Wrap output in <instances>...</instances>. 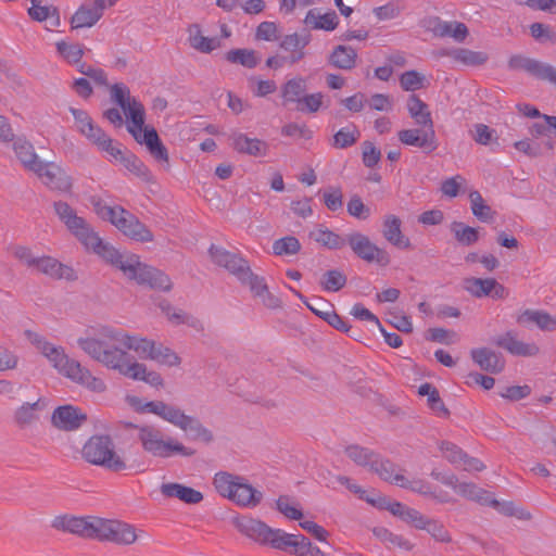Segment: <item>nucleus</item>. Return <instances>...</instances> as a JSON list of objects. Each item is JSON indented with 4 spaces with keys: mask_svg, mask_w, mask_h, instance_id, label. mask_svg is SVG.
Wrapping results in <instances>:
<instances>
[{
    "mask_svg": "<svg viewBox=\"0 0 556 556\" xmlns=\"http://www.w3.org/2000/svg\"><path fill=\"white\" fill-rule=\"evenodd\" d=\"M362 156L365 166L374 167L379 163L381 159V152L377 147L374 146V143L365 141L362 146Z\"/></svg>",
    "mask_w": 556,
    "mask_h": 556,
    "instance_id": "69168bd1",
    "label": "nucleus"
},
{
    "mask_svg": "<svg viewBox=\"0 0 556 556\" xmlns=\"http://www.w3.org/2000/svg\"><path fill=\"white\" fill-rule=\"evenodd\" d=\"M216 492L243 508H254L263 501V492L240 475L228 471L216 472L213 478Z\"/></svg>",
    "mask_w": 556,
    "mask_h": 556,
    "instance_id": "9d476101",
    "label": "nucleus"
},
{
    "mask_svg": "<svg viewBox=\"0 0 556 556\" xmlns=\"http://www.w3.org/2000/svg\"><path fill=\"white\" fill-rule=\"evenodd\" d=\"M472 138L482 146L497 142L496 131L484 124H477L472 130Z\"/></svg>",
    "mask_w": 556,
    "mask_h": 556,
    "instance_id": "bf43d9fd",
    "label": "nucleus"
},
{
    "mask_svg": "<svg viewBox=\"0 0 556 556\" xmlns=\"http://www.w3.org/2000/svg\"><path fill=\"white\" fill-rule=\"evenodd\" d=\"M258 40L273 41L278 38V27L274 22H262L255 33Z\"/></svg>",
    "mask_w": 556,
    "mask_h": 556,
    "instance_id": "774afa93",
    "label": "nucleus"
},
{
    "mask_svg": "<svg viewBox=\"0 0 556 556\" xmlns=\"http://www.w3.org/2000/svg\"><path fill=\"white\" fill-rule=\"evenodd\" d=\"M428 28L439 37H450L456 42H463L468 34V27L460 22L456 21H442L440 18H432L429 21Z\"/></svg>",
    "mask_w": 556,
    "mask_h": 556,
    "instance_id": "c85d7f7f",
    "label": "nucleus"
},
{
    "mask_svg": "<svg viewBox=\"0 0 556 556\" xmlns=\"http://www.w3.org/2000/svg\"><path fill=\"white\" fill-rule=\"evenodd\" d=\"M25 339L41 354L61 376L70 379L92 393H103L106 384L103 379L96 377L78 361L71 358L61 345L49 341L45 336L33 330L24 331Z\"/></svg>",
    "mask_w": 556,
    "mask_h": 556,
    "instance_id": "39448f33",
    "label": "nucleus"
},
{
    "mask_svg": "<svg viewBox=\"0 0 556 556\" xmlns=\"http://www.w3.org/2000/svg\"><path fill=\"white\" fill-rule=\"evenodd\" d=\"M94 213L112 224L125 237L138 242H152L154 236L147 225L121 205H110L102 200L92 202Z\"/></svg>",
    "mask_w": 556,
    "mask_h": 556,
    "instance_id": "6e6552de",
    "label": "nucleus"
},
{
    "mask_svg": "<svg viewBox=\"0 0 556 556\" xmlns=\"http://www.w3.org/2000/svg\"><path fill=\"white\" fill-rule=\"evenodd\" d=\"M451 230L456 240L465 245H470L478 241L479 232L476 228L466 226L463 223L454 222L451 225Z\"/></svg>",
    "mask_w": 556,
    "mask_h": 556,
    "instance_id": "8fccbe9b",
    "label": "nucleus"
},
{
    "mask_svg": "<svg viewBox=\"0 0 556 556\" xmlns=\"http://www.w3.org/2000/svg\"><path fill=\"white\" fill-rule=\"evenodd\" d=\"M425 76L416 71H407L400 77L401 87L405 91H415L424 87Z\"/></svg>",
    "mask_w": 556,
    "mask_h": 556,
    "instance_id": "4d7b16f0",
    "label": "nucleus"
},
{
    "mask_svg": "<svg viewBox=\"0 0 556 556\" xmlns=\"http://www.w3.org/2000/svg\"><path fill=\"white\" fill-rule=\"evenodd\" d=\"M56 10L49 5H42L40 0H31V5L28 9L29 16L37 22L48 20Z\"/></svg>",
    "mask_w": 556,
    "mask_h": 556,
    "instance_id": "e2e57ef3",
    "label": "nucleus"
},
{
    "mask_svg": "<svg viewBox=\"0 0 556 556\" xmlns=\"http://www.w3.org/2000/svg\"><path fill=\"white\" fill-rule=\"evenodd\" d=\"M522 67L535 77L547 80L556 86V68L534 60H525Z\"/></svg>",
    "mask_w": 556,
    "mask_h": 556,
    "instance_id": "a18cd8bd",
    "label": "nucleus"
},
{
    "mask_svg": "<svg viewBox=\"0 0 556 556\" xmlns=\"http://www.w3.org/2000/svg\"><path fill=\"white\" fill-rule=\"evenodd\" d=\"M448 483L452 485L453 490L457 494H459L464 497L475 500L478 502H486L488 501L486 492L479 489L477 485H475L472 483H466V482L454 483L452 480Z\"/></svg>",
    "mask_w": 556,
    "mask_h": 556,
    "instance_id": "3c124183",
    "label": "nucleus"
},
{
    "mask_svg": "<svg viewBox=\"0 0 556 556\" xmlns=\"http://www.w3.org/2000/svg\"><path fill=\"white\" fill-rule=\"evenodd\" d=\"M470 207L472 214L482 222H488L493 218L492 208L484 202L481 193L477 190L469 192Z\"/></svg>",
    "mask_w": 556,
    "mask_h": 556,
    "instance_id": "de8ad7c7",
    "label": "nucleus"
},
{
    "mask_svg": "<svg viewBox=\"0 0 556 556\" xmlns=\"http://www.w3.org/2000/svg\"><path fill=\"white\" fill-rule=\"evenodd\" d=\"M359 138V131L354 126H346L338 130L333 136V146L339 149L354 144Z\"/></svg>",
    "mask_w": 556,
    "mask_h": 556,
    "instance_id": "864d4df0",
    "label": "nucleus"
},
{
    "mask_svg": "<svg viewBox=\"0 0 556 556\" xmlns=\"http://www.w3.org/2000/svg\"><path fill=\"white\" fill-rule=\"evenodd\" d=\"M324 101V96L320 92L303 94L300 102L296 104V109L301 112L315 113L317 112Z\"/></svg>",
    "mask_w": 556,
    "mask_h": 556,
    "instance_id": "13d9d810",
    "label": "nucleus"
},
{
    "mask_svg": "<svg viewBox=\"0 0 556 556\" xmlns=\"http://www.w3.org/2000/svg\"><path fill=\"white\" fill-rule=\"evenodd\" d=\"M9 254L26 265L29 268H33L38 256H35L31 249L22 244H13L8 248Z\"/></svg>",
    "mask_w": 556,
    "mask_h": 556,
    "instance_id": "6e6d98bb",
    "label": "nucleus"
},
{
    "mask_svg": "<svg viewBox=\"0 0 556 556\" xmlns=\"http://www.w3.org/2000/svg\"><path fill=\"white\" fill-rule=\"evenodd\" d=\"M77 344L90 358L106 368L155 389H162L165 386L161 374L149 370L146 364L131 357L129 351L160 366L179 367L181 364V357L169 346L156 343L141 334L112 327H101L94 336L80 337L77 339Z\"/></svg>",
    "mask_w": 556,
    "mask_h": 556,
    "instance_id": "f257e3e1",
    "label": "nucleus"
},
{
    "mask_svg": "<svg viewBox=\"0 0 556 556\" xmlns=\"http://www.w3.org/2000/svg\"><path fill=\"white\" fill-rule=\"evenodd\" d=\"M473 362L483 370L498 372L504 367V362L500 356L486 348L475 349L471 351Z\"/></svg>",
    "mask_w": 556,
    "mask_h": 556,
    "instance_id": "c9c22d12",
    "label": "nucleus"
},
{
    "mask_svg": "<svg viewBox=\"0 0 556 556\" xmlns=\"http://www.w3.org/2000/svg\"><path fill=\"white\" fill-rule=\"evenodd\" d=\"M463 287L470 295L478 299L491 296L503 300L508 296V290L494 278L469 277L464 279Z\"/></svg>",
    "mask_w": 556,
    "mask_h": 556,
    "instance_id": "aec40b11",
    "label": "nucleus"
},
{
    "mask_svg": "<svg viewBox=\"0 0 556 556\" xmlns=\"http://www.w3.org/2000/svg\"><path fill=\"white\" fill-rule=\"evenodd\" d=\"M383 238L395 248L407 250L412 248L408 237L402 231V220L394 214H387L382 220Z\"/></svg>",
    "mask_w": 556,
    "mask_h": 556,
    "instance_id": "bb28decb",
    "label": "nucleus"
},
{
    "mask_svg": "<svg viewBox=\"0 0 556 556\" xmlns=\"http://www.w3.org/2000/svg\"><path fill=\"white\" fill-rule=\"evenodd\" d=\"M346 243L353 253L367 263H375L379 266H388L390 264L389 253L372 242L369 237L361 232H353L348 236Z\"/></svg>",
    "mask_w": 556,
    "mask_h": 556,
    "instance_id": "4468645a",
    "label": "nucleus"
},
{
    "mask_svg": "<svg viewBox=\"0 0 556 556\" xmlns=\"http://www.w3.org/2000/svg\"><path fill=\"white\" fill-rule=\"evenodd\" d=\"M46 409V403L38 400L35 403H25L15 412V421L20 426H29L38 421Z\"/></svg>",
    "mask_w": 556,
    "mask_h": 556,
    "instance_id": "4c0bfd02",
    "label": "nucleus"
},
{
    "mask_svg": "<svg viewBox=\"0 0 556 556\" xmlns=\"http://www.w3.org/2000/svg\"><path fill=\"white\" fill-rule=\"evenodd\" d=\"M277 549L288 551L294 556H325V553L301 534L282 531Z\"/></svg>",
    "mask_w": 556,
    "mask_h": 556,
    "instance_id": "b1692460",
    "label": "nucleus"
},
{
    "mask_svg": "<svg viewBox=\"0 0 556 556\" xmlns=\"http://www.w3.org/2000/svg\"><path fill=\"white\" fill-rule=\"evenodd\" d=\"M495 344L502 348L507 353L520 357H533L540 352V349L534 342H526L518 339L514 331H506L495 339Z\"/></svg>",
    "mask_w": 556,
    "mask_h": 556,
    "instance_id": "393cba45",
    "label": "nucleus"
},
{
    "mask_svg": "<svg viewBox=\"0 0 556 556\" xmlns=\"http://www.w3.org/2000/svg\"><path fill=\"white\" fill-rule=\"evenodd\" d=\"M346 283V277L340 270H328L324 274L320 285L327 292H337Z\"/></svg>",
    "mask_w": 556,
    "mask_h": 556,
    "instance_id": "603ef678",
    "label": "nucleus"
},
{
    "mask_svg": "<svg viewBox=\"0 0 556 556\" xmlns=\"http://www.w3.org/2000/svg\"><path fill=\"white\" fill-rule=\"evenodd\" d=\"M102 153H104V156L111 163L121 164L137 177L149 179V168L135 154L122 149L121 143L112 140Z\"/></svg>",
    "mask_w": 556,
    "mask_h": 556,
    "instance_id": "dca6fc26",
    "label": "nucleus"
},
{
    "mask_svg": "<svg viewBox=\"0 0 556 556\" xmlns=\"http://www.w3.org/2000/svg\"><path fill=\"white\" fill-rule=\"evenodd\" d=\"M418 394L421 396L428 397L429 407L438 415V416H446L447 409L444 406L442 400L440 399L438 390L431 386L430 383H422L418 388Z\"/></svg>",
    "mask_w": 556,
    "mask_h": 556,
    "instance_id": "49530a36",
    "label": "nucleus"
},
{
    "mask_svg": "<svg viewBox=\"0 0 556 556\" xmlns=\"http://www.w3.org/2000/svg\"><path fill=\"white\" fill-rule=\"evenodd\" d=\"M309 238L316 243L329 249L338 250L345 245L346 240L323 225H318L309 232Z\"/></svg>",
    "mask_w": 556,
    "mask_h": 556,
    "instance_id": "e433bc0d",
    "label": "nucleus"
},
{
    "mask_svg": "<svg viewBox=\"0 0 556 556\" xmlns=\"http://www.w3.org/2000/svg\"><path fill=\"white\" fill-rule=\"evenodd\" d=\"M53 527L84 538L108 541L118 545L134 544L144 534L143 531L127 522L94 516H59L54 518Z\"/></svg>",
    "mask_w": 556,
    "mask_h": 556,
    "instance_id": "20e7f679",
    "label": "nucleus"
},
{
    "mask_svg": "<svg viewBox=\"0 0 556 556\" xmlns=\"http://www.w3.org/2000/svg\"><path fill=\"white\" fill-rule=\"evenodd\" d=\"M516 323L527 328L534 325L542 331L556 330V316L543 309H523L517 314Z\"/></svg>",
    "mask_w": 556,
    "mask_h": 556,
    "instance_id": "a878e982",
    "label": "nucleus"
},
{
    "mask_svg": "<svg viewBox=\"0 0 556 556\" xmlns=\"http://www.w3.org/2000/svg\"><path fill=\"white\" fill-rule=\"evenodd\" d=\"M282 135L288 137L311 139L313 131L305 124L291 123L282 127Z\"/></svg>",
    "mask_w": 556,
    "mask_h": 556,
    "instance_id": "338daca9",
    "label": "nucleus"
},
{
    "mask_svg": "<svg viewBox=\"0 0 556 556\" xmlns=\"http://www.w3.org/2000/svg\"><path fill=\"white\" fill-rule=\"evenodd\" d=\"M85 420L86 415L73 405L60 406L52 414L53 425L64 430L77 429Z\"/></svg>",
    "mask_w": 556,
    "mask_h": 556,
    "instance_id": "7c9ffc66",
    "label": "nucleus"
},
{
    "mask_svg": "<svg viewBox=\"0 0 556 556\" xmlns=\"http://www.w3.org/2000/svg\"><path fill=\"white\" fill-rule=\"evenodd\" d=\"M77 130L102 152L113 140L104 130L93 123L91 117L81 110L71 109Z\"/></svg>",
    "mask_w": 556,
    "mask_h": 556,
    "instance_id": "a211bd4d",
    "label": "nucleus"
},
{
    "mask_svg": "<svg viewBox=\"0 0 556 556\" xmlns=\"http://www.w3.org/2000/svg\"><path fill=\"white\" fill-rule=\"evenodd\" d=\"M186 42L189 48L202 54H211L222 47L220 38L206 35L203 27L198 23L187 26Z\"/></svg>",
    "mask_w": 556,
    "mask_h": 556,
    "instance_id": "412c9836",
    "label": "nucleus"
},
{
    "mask_svg": "<svg viewBox=\"0 0 556 556\" xmlns=\"http://www.w3.org/2000/svg\"><path fill=\"white\" fill-rule=\"evenodd\" d=\"M83 457L88 463L111 471H122L127 468L126 460L115 451L113 441L108 435L91 437L83 447Z\"/></svg>",
    "mask_w": 556,
    "mask_h": 556,
    "instance_id": "9b49d317",
    "label": "nucleus"
},
{
    "mask_svg": "<svg viewBox=\"0 0 556 556\" xmlns=\"http://www.w3.org/2000/svg\"><path fill=\"white\" fill-rule=\"evenodd\" d=\"M225 58L230 63L248 68L255 67L261 60L258 53L253 49H232L226 53Z\"/></svg>",
    "mask_w": 556,
    "mask_h": 556,
    "instance_id": "79ce46f5",
    "label": "nucleus"
},
{
    "mask_svg": "<svg viewBox=\"0 0 556 556\" xmlns=\"http://www.w3.org/2000/svg\"><path fill=\"white\" fill-rule=\"evenodd\" d=\"M235 528L244 536L261 545L277 548L281 538V529H273L265 522L249 516L236 517L232 520Z\"/></svg>",
    "mask_w": 556,
    "mask_h": 556,
    "instance_id": "ddd939ff",
    "label": "nucleus"
},
{
    "mask_svg": "<svg viewBox=\"0 0 556 556\" xmlns=\"http://www.w3.org/2000/svg\"><path fill=\"white\" fill-rule=\"evenodd\" d=\"M305 22L315 29H323L327 31L336 29L339 24L338 16L334 12L325 14H314L313 12H308L305 17Z\"/></svg>",
    "mask_w": 556,
    "mask_h": 556,
    "instance_id": "c03bdc74",
    "label": "nucleus"
},
{
    "mask_svg": "<svg viewBox=\"0 0 556 556\" xmlns=\"http://www.w3.org/2000/svg\"><path fill=\"white\" fill-rule=\"evenodd\" d=\"M33 174H35L41 182L51 190H56L63 193H68L72 190V178L59 164L42 161Z\"/></svg>",
    "mask_w": 556,
    "mask_h": 556,
    "instance_id": "f3484780",
    "label": "nucleus"
},
{
    "mask_svg": "<svg viewBox=\"0 0 556 556\" xmlns=\"http://www.w3.org/2000/svg\"><path fill=\"white\" fill-rule=\"evenodd\" d=\"M230 146L239 153L251 156H265L268 152V146L265 141L251 138L242 132H236L229 138Z\"/></svg>",
    "mask_w": 556,
    "mask_h": 556,
    "instance_id": "c756f323",
    "label": "nucleus"
},
{
    "mask_svg": "<svg viewBox=\"0 0 556 556\" xmlns=\"http://www.w3.org/2000/svg\"><path fill=\"white\" fill-rule=\"evenodd\" d=\"M407 110L410 117L419 126H433L428 105L416 96H410L407 101Z\"/></svg>",
    "mask_w": 556,
    "mask_h": 556,
    "instance_id": "58836bf2",
    "label": "nucleus"
},
{
    "mask_svg": "<svg viewBox=\"0 0 556 556\" xmlns=\"http://www.w3.org/2000/svg\"><path fill=\"white\" fill-rule=\"evenodd\" d=\"M111 100L116 103L125 115L127 131L137 143L144 146L152 157L169 166V155L153 126L146 125V110L143 104L131 96L129 88L117 83L110 87Z\"/></svg>",
    "mask_w": 556,
    "mask_h": 556,
    "instance_id": "7ed1b4c3",
    "label": "nucleus"
},
{
    "mask_svg": "<svg viewBox=\"0 0 556 556\" xmlns=\"http://www.w3.org/2000/svg\"><path fill=\"white\" fill-rule=\"evenodd\" d=\"M210 255L212 261L216 265L226 268L230 274H232L237 278L249 265L248 262L240 257L239 255L232 254L219 247L212 245L210 249Z\"/></svg>",
    "mask_w": 556,
    "mask_h": 556,
    "instance_id": "cd10ccee",
    "label": "nucleus"
},
{
    "mask_svg": "<svg viewBox=\"0 0 556 556\" xmlns=\"http://www.w3.org/2000/svg\"><path fill=\"white\" fill-rule=\"evenodd\" d=\"M243 286H247L252 295L260 300V302L267 308L276 309L281 307L280 299L271 293L265 279L251 271L248 265L241 275L237 278Z\"/></svg>",
    "mask_w": 556,
    "mask_h": 556,
    "instance_id": "6ab92c4d",
    "label": "nucleus"
},
{
    "mask_svg": "<svg viewBox=\"0 0 556 556\" xmlns=\"http://www.w3.org/2000/svg\"><path fill=\"white\" fill-rule=\"evenodd\" d=\"M56 56L70 64L74 65L77 68L79 67V64H83L81 62L84 55H85V46L83 43L73 41L68 38L59 39L54 42Z\"/></svg>",
    "mask_w": 556,
    "mask_h": 556,
    "instance_id": "2f4dec72",
    "label": "nucleus"
},
{
    "mask_svg": "<svg viewBox=\"0 0 556 556\" xmlns=\"http://www.w3.org/2000/svg\"><path fill=\"white\" fill-rule=\"evenodd\" d=\"M301 250L300 241L293 236L277 239L273 243V253L277 256L295 255Z\"/></svg>",
    "mask_w": 556,
    "mask_h": 556,
    "instance_id": "09e8293b",
    "label": "nucleus"
},
{
    "mask_svg": "<svg viewBox=\"0 0 556 556\" xmlns=\"http://www.w3.org/2000/svg\"><path fill=\"white\" fill-rule=\"evenodd\" d=\"M138 438L142 448L150 455L160 458H168L175 455L191 456L193 451L173 438H165L163 433L152 427L138 428Z\"/></svg>",
    "mask_w": 556,
    "mask_h": 556,
    "instance_id": "f8f14e48",
    "label": "nucleus"
},
{
    "mask_svg": "<svg viewBox=\"0 0 556 556\" xmlns=\"http://www.w3.org/2000/svg\"><path fill=\"white\" fill-rule=\"evenodd\" d=\"M216 492L243 508H254L263 501V492L240 475L228 471L216 472L213 478Z\"/></svg>",
    "mask_w": 556,
    "mask_h": 556,
    "instance_id": "1a4fd4ad",
    "label": "nucleus"
},
{
    "mask_svg": "<svg viewBox=\"0 0 556 556\" xmlns=\"http://www.w3.org/2000/svg\"><path fill=\"white\" fill-rule=\"evenodd\" d=\"M53 208L66 229L87 251L97 254L105 263L118 269L126 279L162 291L172 289V281L167 275L142 263L137 254L122 253L104 241L68 203L58 201L53 204Z\"/></svg>",
    "mask_w": 556,
    "mask_h": 556,
    "instance_id": "f03ea898",
    "label": "nucleus"
},
{
    "mask_svg": "<svg viewBox=\"0 0 556 556\" xmlns=\"http://www.w3.org/2000/svg\"><path fill=\"white\" fill-rule=\"evenodd\" d=\"M397 137L405 146L417 147L429 152L435 150L438 147L433 126L403 129L399 131Z\"/></svg>",
    "mask_w": 556,
    "mask_h": 556,
    "instance_id": "4be33fe9",
    "label": "nucleus"
},
{
    "mask_svg": "<svg viewBox=\"0 0 556 556\" xmlns=\"http://www.w3.org/2000/svg\"><path fill=\"white\" fill-rule=\"evenodd\" d=\"M465 184L466 179L462 175H455L442 181L441 192L447 198H456Z\"/></svg>",
    "mask_w": 556,
    "mask_h": 556,
    "instance_id": "052dcab7",
    "label": "nucleus"
},
{
    "mask_svg": "<svg viewBox=\"0 0 556 556\" xmlns=\"http://www.w3.org/2000/svg\"><path fill=\"white\" fill-rule=\"evenodd\" d=\"M37 273L51 279L73 281L76 279V271L70 265L63 264L50 255L38 256L33 267Z\"/></svg>",
    "mask_w": 556,
    "mask_h": 556,
    "instance_id": "5701e85b",
    "label": "nucleus"
},
{
    "mask_svg": "<svg viewBox=\"0 0 556 556\" xmlns=\"http://www.w3.org/2000/svg\"><path fill=\"white\" fill-rule=\"evenodd\" d=\"M125 401L136 413H151L179 428L190 440L204 443H208L213 440L212 432L205 428L199 419L187 415L177 406L167 404L163 401L144 402L139 396L131 394L126 395Z\"/></svg>",
    "mask_w": 556,
    "mask_h": 556,
    "instance_id": "423d86ee",
    "label": "nucleus"
},
{
    "mask_svg": "<svg viewBox=\"0 0 556 556\" xmlns=\"http://www.w3.org/2000/svg\"><path fill=\"white\" fill-rule=\"evenodd\" d=\"M161 492L167 497H176L187 504H197L203 500L200 491L179 483H164L161 486Z\"/></svg>",
    "mask_w": 556,
    "mask_h": 556,
    "instance_id": "72a5a7b5",
    "label": "nucleus"
},
{
    "mask_svg": "<svg viewBox=\"0 0 556 556\" xmlns=\"http://www.w3.org/2000/svg\"><path fill=\"white\" fill-rule=\"evenodd\" d=\"M13 151L25 170L34 173L42 160L36 153L34 146L24 138L12 139Z\"/></svg>",
    "mask_w": 556,
    "mask_h": 556,
    "instance_id": "473e14b6",
    "label": "nucleus"
},
{
    "mask_svg": "<svg viewBox=\"0 0 556 556\" xmlns=\"http://www.w3.org/2000/svg\"><path fill=\"white\" fill-rule=\"evenodd\" d=\"M118 0H93L78 7L70 20L72 29L93 27L103 16L105 9L114 7Z\"/></svg>",
    "mask_w": 556,
    "mask_h": 556,
    "instance_id": "2eb2a0df",
    "label": "nucleus"
},
{
    "mask_svg": "<svg viewBox=\"0 0 556 556\" xmlns=\"http://www.w3.org/2000/svg\"><path fill=\"white\" fill-rule=\"evenodd\" d=\"M370 504H372L374 506H377L381 509H387L389 510L392 515L394 516H397L399 518H402L405 509L407 508V506L403 505L402 503L400 502H391V501H387L386 498L381 497V496H377V497H367L366 498Z\"/></svg>",
    "mask_w": 556,
    "mask_h": 556,
    "instance_id": "680f3d73",
    "label": "nucleus"
},
{
    "mask_svg": "<svg viewBox=\"0 0 556 556\" xmlns=\"http://www.w3.org/2000/svg\"><path fill=\"white\" fill-rule=\"evenodd\" d=\"M357 53L354 49L338 46L330 55V63L338 68L351 70L355 66Z\"/></svg>",
    "mask_w": 556,
    "mask_h": 556,
    "instance_id": "a19ab883",
    "label": "nucleus"
},
{
    "mask_svg": "<svg viewBox=\"0 0 556 556\" xmlns=\"http://www.w3.org/2000/svg\"><path fill=\"white\" fill-rule=\"evenodd\" d=\"M345 454L348 458L354 462L356 465L368 467L386 481L402 488L412 489L422 494H427L429 492L428 486L421 484L420 482L409 481L389 460L380 459L377 454L366 447L359 445H350L345 448Z\"/></svg>",
    "mask_w": 556,
    "mask_h": 556,
    "instance_id": "0eeeda50",
    "label": "nucleus"
},
{
    "mask_svg": "<svg viewBox=\"0 0 556 556\" xmlns=\"http://www.w3.org/2000/svg\"><path fill=\"white\" fill-rule=\"evenodd\" d=\"M309 38L307 36H300L298 34L286 35L280 41V48L287 52H291L289 56V64H294L302 60L305 55L304 49L307 46Z\"/></svg>",
    "mask_w": 556,
    "mask_h": 556,
    "instance_id": "f704fd0d",
    "label": "nucleus"
},
{
    "mask_svg": "<svg viewBox=\"0 0 556 556\" xmlns=\"http://www.w3.org/2000/svg\"><path fill=\"white\" fill-rule=\"evenodd\" d=\"M277 509L288 519L301 520L303 513L298 503L288 496H280L276 502Z\"/></svg>",
    "mask_w": 556,
    "mask_h": 556,
    "instance_id": "5fc2aeb1",
    "label": "nucleus"
},
{
    "mask_svg": "<svg viewBox=\"0 0 556 556\" xmlns=\"http://www.w3.org/2000/svg\"><path fill=\"white\" fill-rule=\"evenodd\" d=\"M160 308L173 325L177 326L189 323V316L181 309L173 307L169 303L162 302Z\"/></svg>",
    "mask_w": 556,
    "mask_h": 556,
    "instance_id": "0e129e2a",
    "label": "nucleus"
},
{
    "mask_svg": "<svg viewBox=\"0 0 556 556\" xmlns=\"http://www.w3.org/2000/svg\"><path fill=\"white\" fill-rule=\"evenodd\" d=\"M448 55L457 63L476 66L486 62L488 55L482 51H473L465 48H458L452 50Z\"/></svg>",
    "mask_w": 556,
    "mask_h": 556,
    "instance_id": "37998d69",
    "label": "nucleus"
},
{
    "mask_svg": "<svg viewBox=\"0 0 556 556\" xmlns=\"http://www.w3.org/2000/svg\"><path fill=\"white\" fill-rule=\"evenodd\" d=\"M306 91V80L302 77H293L287 80L280 89L285 103H299Z\"/></svg>",
    "mask_w": 556,
    "mask_h": 556,
    "instance_id": "ea45409f",
    "label": "nucleus"
}]
</instances>
